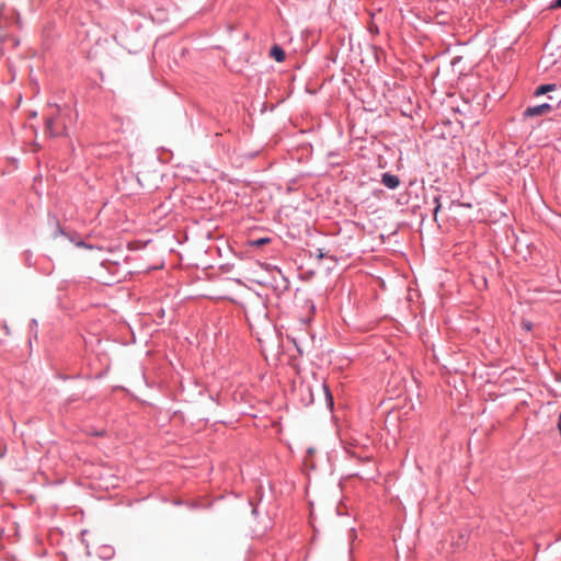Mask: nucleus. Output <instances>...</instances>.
<instances>
[{"label": "nucleus", "instance_id": "f257e3e1", "mask_svg": "<svg viewBox=\"0 0 561 561\" xmlns=\"http://www.w3.org/2000/svg\"><path fill=\"white\" fill-rule=\"evenodd\" d=\"M68 119L69 111H62L56 106L53 113L45 119V131L51 137L65 135Z\"/></svg>", "mask_w": 561, "mask_h": 561}, {"label": "nucleus", "instance_id": "f03ea898", "mask_svg": "<svg viewBox=\"0 0 561 561\" xmlns=\"http://www.w3.org/2000/svg\"><path fill=\"white\" fill-rule=\"evenodd\" d=\"M552 110V106L548 103H543L540 105L531 106L525 110L524 116L525 117H534V116H541L550 113Z\"/></svg>", "mask_w": 561, "mask_h": 561}, {"label": "nucleus", "instance_id": "7ed1b4c3", "mask_svg": "<svg viewBox=\"0 0 561 561\" xmlns=\"http://www.w3.org/2000/svg\"><path fill=\"white\" fill-rule=\"evenodd\" d=\"M381 182L385 186H387L388 188H391V190L397 188L400 184L399 178L397 175H393L390 173L382 174Z\"/></svg>", "mask_w": 561, "mask_h": 561}, {"label": "nucleus", "instance_id": "20e7f679", "mask_svg": "<svg viewBox=\"0 0 561 561\" xmlns=\"http://www.w3.org/2000/svg\"><path fill=\"white\" fill-rule=\"evenodd\" d=\"M270 56H271L272 58H274V59H275L276 61H278V62L284 61V60H285V57H286L284 49H283L280 46H278V45H274V46L271 48V50H270Z\"/></svg>", "mask_w": 561, "mask_h": 561}, {"label": "nucleus", "instance_id": "39448f33", "mask_svg": "<svg viewBox=\"0 0 561 561\" xmlns=\"http://www.w3.org/2000/svg\"><path fill=\"white\" fill-rule=\"evenodd\" d=\"M554 90H556V84H542L537 88L535 94L542 95V94H546V93L554 91Z\"/></svg>", "mask_w": 561, "mask_h": 561}, {"label": "nucleus", "instance_id": "423d86ee", "mask_svg": "<svg viewBox=\"0 0 561 561\" xmlns=\"http://www.w3.org/2000/svg\"><path fill=\"white\" fill-rule=\"evenodd\" d=\"M323 390L325 392V397H327V400L329 402V405L332 407L333 405V398L329 391V389L323 385Z\"/></svg>", "mask_w": 561, "mask_h": 561}, {"label": "nucleus", "instance_id": "0eeeda50", "mask_svg": "<svg viewBox=\"0 0 561 561\" xmlns=\"http://www.w3.org/2000/svg\"><path fill=\"white\" fill-rule=\"evenodd\" d=\"M267 242H268V239L262 238V239H257V240L253 241L252 244H254L256 247H261Z\"/></svg>", "mask_w": 561, "mask_h": 561}, {"label": "nucleus", "instance_id": "6e6552de", "mask_svg": "<svg viewBox=\"0 0 561 561\" xmlns=\"http://www.w3.org/2000/svg\"><path fill=\"white\" fill-rule=\"evenodd\" d=\"M434 202H435V204H436L435 209H434V216L436 217V215H437V213H438V210H439V208H440L439 198H438V197H435V198H434Z\"/></svg>", "mask_w": 561, "mask_h": 561}, {"label": "nucleus", "instance_id": "1a4fd4ad", "mask_svg": "<svg viewBox=\"0 0 561 561\" xmlns=\"http://www.w3.org/2000/svg\"><path fill=\"white\" fill-rule=\"evenodd\" d=\"M552 8H561V0H556V2L552 5Z\"/></svg>", "mask_w": 561, "mask_h": 561}]
</instances>
